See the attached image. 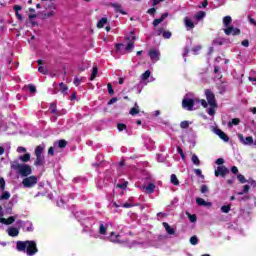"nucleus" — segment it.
<instances>
[{"label": "nucleus", "instance_id": "nucleus-1", "mask_svg": "<svg viewBox=\"0 0 256 256\" xmlns=\"http://www.w3.org/2000/svg\"><path fill=\"white\" fill-rule=\"evenodd\" d=\"M16 249L17 251L26 253V255L29 256H33L39 252V249H37V243L33 240L17 241Z\"/></svg>", "mask_w": 256, "mask_h": 256}, {"label": "nucleus", "instance_id": "nucleus-2", "mask_svg": "<svg viewBox=\"0 0 256 256\" xmlns=\"http://www.w3.org/2000/svg\"><path fill=\"white\" fill-rule=\"evenodd\" d=\"M11 169H13L14 171H18L19 175H21L22 177H29V175L33 173V169L29 164H19V162L17 161H14L11 164Z\"/></svg>", "mask_w": 256, "mask_h": 256}, {"label": "nucleus", "instance_id": "nucleus-3", "mask_svg": "<svg viewBox=\"0 0 256 256\" xmlns=\"http://www.w3.org/2000/svg\"><path fill=\"white\" fill-rule=\"evenodd\" d=\"M196 103H199V98H184L182 100V108L186 109V111H193V107H195Z\"/></svg>", "mask_w": 256, "mask_h": 256}, {"label": "nucleus", "instance_id": "nucleus-4", "mask_svg": "<svg viewBox=\"0 0 256 256\" xmlns=\"http://www.w3.org/2000/svg\"><path fill=\"white\" fill-rule=\"evenodd\" d=\"M38 181L39 179L37 178V176H26V178L22 180V185L27 189H31L32 187H35Z\"/></svg>", "mask_w": 256, "mask_h": 256}, {"label": "nucleus", "instance_id": "nucleus-5", "mask_svg": "<svg viewBox=\"0 0 256 256\" xmlns=\"http://www.w3.org/2000/svg\"><path fill=\"white\" fill-rule=\"evenodd\" d=\"M205 97L208 101V105L210 107H217V100L215 99V93L211 91V89H206L205 90Z\"/></svg>", "mask_w": 256, "mask_h": 256}, {"label": "nucleus", "instance_id": "nucleus-6", "mask_svg": "<svg viewBox=\"0 0 256 256\" xmlns=\"http://www.w3.org/2000/svg\"><path fill=\"white\" fill-rule=\"evenodd\" d=\"M230 171L229 169L225 166H218L217 169L214 172L215 177H225L226 175H229Z\"/></svg>", "mask_w": 256, "mask_h": 256}, {"label": "nucleus", "instance_id": "nucleus-7", "mask_svg": "<svg viewBox=\"0 0 256 256\" xmlns=\"http://www.w3.org/2000/svg\"><path fill=\"white\" fill-rule=\"evenodd\" d=\"M225 35H241V30L239 28H234L233 26H228L224 29Z\"/></svg>", "mask_w": 256, "mask_h": 256}, {"label": "nucleus", "instance_id": "nucleus-8", "mask_svg": "<svg viewBox=\"0 0 256 256\" xmlns=\"http://www.w3.org/2000/svg\"><path fill=\"white\" fill-rule=\"evenodd\" d=\"M110 7H113L115 13H121V15H127V12L123 10V6L119 3H110Z\"/></svg>", "mask_w": 256, "mask_h": 256}, {"label": "nucleus", "instance_id": "nucleus-9", "mask_svg": "<svg viewBox=\"0 0 256 256\" xmlns=\"http://www.w3.org/2000/svg\"><path fill=\"white\" fill-rule=\"evenodd\" d=\"M148 55H149L151 61H154V62L159 61V51H157L155 49H151L148 51Z\"/></svg>", "mask_w": 256, "mask_h": 256}, {"label": "nucleus", "instance_id": "nucleus-10", "mask_svg": "<svg viewBox=\"0 0 256 256\" xmlns=\"http://www.w3.org/2000/svg\"><path fill=\"white\" fill-rule=\"evenodd\" d=\"M238 137L244 145H253V137L252 136H248V137L244 138L243 134H239Z\"/></svg>", "mask_w": 256, "mask_h": 256}, {"label": "nucleus", "instance_id": "nucleus-11", "mask_svg": "<svg viewBox=\"0 0 256 256\" xmlns=\"http://www.w3.org/2000/svg\"><path fill=\"white\" fill-rule=\"evenodd\" d=\"M216 135L222 139V141H225L226 143L229 141V136L225 132H223L221 129L215 130Z\"/></svg>", "mask_w": 256, "mask_h": 256}, {"label": "nucleus", "instance_id": "nucleus-12", "mask_svg": "<svg viewBox=\"0 0 256 256\" xmlns=\"http://www.w3.org/2000/svg\"><path fill=\"white\" fill-rule=\"evenodd\" d=\"M196 203L200 207H211L213 203L205 201L203 198H196Z\"/></svg>", "mask_w": 256, "mask_h": 256}, {"label": "nucleus", "instance_id": "nucleus-13", "mask_svg": "<svg viewBox=\"0 0 256 256\" xmlns=\"http://www.w3.org/2000/svg\"><path fill=\"white\" fill-rule=\"evenodd\" d=\"M34 165L35 167H43V165H45V156H36Z\"/></svg>", "mask_w": 256, "mask_h": 256}, {"label": "nucleus", "instance_id": "nucleus-14", "mask_svg": "<svg viewBox=\"0 0 256 256\" xmlns=\"http://www.w3.org/2000/svg\"><path fill=\"white\" fill-rule=\"evenodd\" d=\"M184 25L188 31L189 29H195V24L193 23V21H191V19H189V17L184 18Z\"/></svg>", "mask_w": 256, "mask_h": 256}, {"label": "nucleus", "instance_id": "nucleus-15", "mask_svg": "<svg viewBox=\"0 0 256 256\" xmlns=\"http://www.w3.org/2000/svg\"><path fill=\"white\" fill-rule=\"evenodd\" d=\"M0 223H4V225H13V223H15V217L10 216L7 219L0 218Z\"/></svg>", "mask_w": 256, "mask_h": 256}, {"label": "nucleus", "instance_id": "nucleus-16", "mask_svg": "<svg viewBox=\"0 0 256 256\" xmlns=\"http://www.w3.org/2000/svg\"><path fill=\"white\" fill-rule=\"evenodd\" d=\"M162 225H163L164 229L166 230V232L168 233V235H175V229L171 228L169 223L163 222Z\"/></svg>", "mask_w": 256, "mask_h": 256}, {"label": "nucleus", "instance_id": "nucleus-17", "mask_svg": "<svg viewBox=\"0 0 256 256\" xmlns=\"http://www.w3.org/2000/svg\"><path fill=\"white\" fill-rule=\"evenodd\" d=\"M143 189H146V193L151 195L152 193H155V184L149 183L147 186H143Z\"/></svg>", "mask_w": 256, "mask_h": 256}, {"label": "nucleus", "instance_id": "nucleus-18", "mask_svg": "<svg viewBox=\"0 0 256 256\" xmlns=\"http://www.w3.org/2000/svg\"><path fill=\"white\" fill-rule=\"evenodd\" d=\"M8 235L10 237H17L19 235V229H17L16 227L8 228Z\"/></svg>", "mask_w": 256, "mask_h": 256}, {"label": "nucleus", "instance_id": "nucleus-19", "mask_svg": "<svg viewBox=\"0 0 256 256\" xmlns=\"http://www.w3.org/2000/svg\"><path fill=\"white\" fill-rule=\"evenodd\" d=\"M50 112L52 113V115H57V117L61 115V113L57 111V103L55 102L50 104Z\"/></svg>", "mask_w": 256, "mask_h": 256}, {"label": "nucleus", "instance_id": "nucleus-20", "mask_svg": "<svg viewBox=\"0 0 256 256\" xmlns=\"http://www.w3.org/2000/svg\"><path fill=\"white\" fill-rule=\"evenodd\" d=\"M99 74V68L97 66H93L92 68V74L90 76V81H95V78Z\"/></svg>", "mask_w": 256, "mask_h": 256}, {"label": "nucleus", "instance_id": "nucleus-21", "mask_svg": "<svg viewBox=\"0 0 256 256\" xmlns=\"http://www.w3.org/2000/svg\"><path fill=\"white\" fill-rule=\"evenodd\" d=\"M19 160L22 161V163H29V161H31V154L26 153L22 156H19Z\"/></svg>", "mask_w": 256, "mask_h": 256}, {"label": "nucleus", "instance_id": "nucleus-22", "mask_svg": "<svg viewBox=\"0 0 256 256\" xmlns=\"http://www.w3.org/2000/svg\"><path fill=\"white\" fill-rule=\"evenodd\" d=\"M119 237H121V236L115 234V232H112L111 235H110V241L112 243H121V241L119 240Z\"/></svg>", "mask_w": 256, "mask_h": 256}, {"label": "nucleus", "instance_id": "nucleus-23", "mask_svg": "<svg viewBox=\"0 0 256 256\" xmlns=\"http://www.w3.org/2000/svg\"><path fill=\"white\" fill-rule=\"evenodd\" d=\"M43 151H45V147L39 145L36 147L34 154L35 156H43Z\"/></svg>", "mask_w": 256, "mask_h": 256}, {"label": "nucleus", "instance_id": "nucleus-24", "mask_svg": "<svg viewBox=\"0 0 256 256\" xmlns=\"http://www.w3.org/2000/svg\"><path fill=\"white\" fill-rule=\"evenodd\" d=\"M59 87H60L61 93L64 94V95H67V91H69V87L67 86V84L61 82L59 84Z\"/></svg>", "mask_w": 256, "mask_h": 256}, {"label": "nucleus", "instance_id": "nucleus-25", "mask_svg": "<svg viewBox=\"0 0 256 256\" xmlns=\"http://www.w3.org/2000/svg\"><path fill=\"white\" fill-rule=\"evenodd\" d=\"M191 161L194 165H196V167H199V165H201V160H199L197 154L192 155Z\"/></svg>", "mask_w": 256, "mask_h": 256}, {"label": "nucleus", "instance_id": "nucleus-26", "mask_svg": "<svg viewBox=\"0 0 256 256\" xmlns=\"http://www.w3.org/2000/svg\"><path fill=\"white\" fill-rule=\"evenodd\" d=\"M11 198V193L9 191H4L0 196V201H7Z\"/></svg>", "mask_w": 256, "mask_h": 256}, {"label": "nucleus", "instance_id": "nucleus-27", "mask_svg": "<svg viewBox=\"0 0 256 256\" xmlns=\"http://www.w3.org/2000/svg\"><path fill=\"white\" fill-rule=\"evenodd\" d=\"M139 105H137V103H135V107L130 109V115H132L133 117H135V115H139Z\"/></svg>", "mask_w": 256, "mask_h": 256}, {"label": "nucleus", "instance_id": "nucleus-28", "mask_svg": "<svg viewBox=\"0 0 256 256\" xmlns=\"http://www.w3.org/2000/svg\"><path fill=\"white\" fill-rule=\"evenodd\" d=\"M107 23V18H101L98 23H97V27L98 29H103V27H105V24Z\"/></svg>", "mask_w": 256, "mask_h": 256}, {"label": "nucleus", "instance_id": "nucleus-29", "mask_svg": "<svg viewBox=\"0 0 256 256\" xmlns=\"http://www.w3.org/2000/svg\"><path fill=\"white\" fill-rule=\"evenodd\" d=\"M232 22H233V19L231 18V16H225L223 18V23L226 27H229V25H231Z\"/></svg>", "mask_w": 256, "mask_h": 256}, {"label": "nucleus", "instance_id": "nucleus-30", "mask_svg": "<svg viewBox=\"0 0 256 256\" xmlns=\"http://www.w3.org/2000/svg\"><path fill=\"white\" fill-rule=\"evenodd\" d=\"M135 47V42L134 41H129L125 51H128L129 53H131L133 51V48Z\"/></svg>", "mask_w": 256, "mask_h": 256}, {"label": "nucleus", "instance_id": "nucleus-31", "mask_svg": "<svg viewBox=\"0 0 256 256\" xmlns=\"http://www.w3.org/2000/svg\"><path fill=\"white\" fill-rule=\"evenodd\" d=\"M170 181L172 183V185H179V179L177 178V175L175 174H172L171 177H170Z\"/></svg>", "mask_w": 256, "mask_h": 256}, {"label": "nucleus", "instance_id": "nucleus-32", "mask_svg": "<svg viewBox=\"0 0 256 256\" xmlns=\"http://www.w3.org/2000/svg\"><path fill=\"white\" fill-rule=\"evenodd\" d=\"M241 123V120L239 118L232 119L231 122L228 123V127H233V125H239Z\"/></svg>", "mask_w": 256, "mask_h": 256}, {"label": "nucleus", "instance_id": "nucleus-33", "mask_svg": "<svg viewBox=\"0 0 256 256\" xmlns=\"http://www.w3.org/2000/svg\"><path fill=\"white\" fill-rule=\"evenodd\" d=\"M57 143L60 149H65V147H67V140L65 139L59 140Z\"/></svg>", "mask_w": 256, "mask_h": 256}, {"label": "nucleus", "instance_id": "nucleus-34", "mask_svg": "<svg viewBox=\"0 0 256 256\" xmlns=\"http://www.w3.org/2000/svg\"><path fill=\"white\" fill-rule=\"evenodd\" d=\"M151 77V71L150 70H146L143 74H142V80L143 81H147V79H149Z\"/></svg>", "mask_w": 256, "mask_h": 256}, {"label": "nucleus", "instance_id": "nucleus-35", "mask_svg": "<svg viewBox=\"0 0 256 256\" xmlns=\"http://www.w3.org/2000/svg\"><path fill=\"white\" fill-rule=\"evenodd\" d=\"M206 13L204 11H199L196 15H195V19H197L198 21H201V19H203L205 17Z\"/></svg>", "mask_w": 256, "mask_h": 256}, {"label": "nucleus", "instance_id": "nucleus-36", "mask_svg": "<svg viewBox=\"0 0 256 256\" xmlns=\"http://www.w3.org/2000/svg\"><path fill=\"white\" fill-rule=\"evenodd\" d=\"M137 39V36H135V32L131 31L130 36L126 37V41H133L135 43V40Z\"/></svg>", "mask_w": 256, "mask_h": 256}, {"label": "nucleus", "instance_id": "nucleus-37", "mask_svg": "<svg viewBox=\"0 0 256 256\" xmlns=\"http://www.w3.org/2000/svg\"><path fill=\"white\" fill-rule=\"evenodd\" d=\"M99 233L100 235H107V227L104 224H100Z\"/></svg>", "mask_w": 256, "mask_h": 256}, {"label": "nucleus", "instance_id": "nucleus-38", "mask_svg": "<svg viewBox=\"0 0 256 256\" xmlns=\"http://www.w3.org/2000/svg\"><path fill=\"white\" fill-rule=\"evenodd\" d=\"M189 125H190V123H189V121H187V120H184V121H182V122L180 123L181 129H189Z\"/></svg>", "mask_w": 256, "mask_h": 256}, {"label": "nucleus", "instance_id": "nucleus-39", "mask_svg": "<svg viewBox=\"0 0 256 256\" xmlns=\"http://www.w3.org/2000/svg\"><path fill=\"white\" fill-rule=\"evenodd\" d=\"M38 71H39V73H42V75H47V73H49V70H47V68H45V66H39Z\"/></svg>", "mask_w": 256, "mask_h": 256}, {"label": "nucleus", "instance_id": "nucleus-40", "mask_svg": "<svg viewBox=\"0 0 256 256\" xmlns=\"http://www.w3.org/2000/svg\"><path fill=\"white\" fill-rule=\"evenodd\" d=\"M222 213H229L231 211V205H224L221 207Z\"/></svg>", "mask_w": 256, "mask_h": 256}, {"label": "nucleus", "instance_id": "nucleus-41", "mask_svg": "<svg viewBox=\"0 0 256 256\" xmlns=\"http://www.w3.org/2000/svg\"><path fill=\"white\" fill-rule=\"evenodd\" d=\"M213 43H214V45L221 46L225 43V40H223L222 38H217V39L213 40Z\"/></svg>", "mask_w": 256, "mask_h": 256}, {"label": "nucleus", "instance_id": "nucleus-42", "mask_svg": "<svg viewBox=\"0 0 256 256\" xmlns=\"http://www.w3.org/2000/svg\"><path fill=\"white\" fill-rule=\"evenodd\" d=\"M190 243L191 245H197L199 243V238H197V236H192L190 238Z\"/></svg>", "mask_w": 256, "mask_h": 256}, {"label": "nucleus", "instance_id": "nucleus-43", "mask_svg": "<svg viewBox=\"0 0 256 256\" xmlns=\"http://www.w3.org/2000/svg\"><path fill=\"white\" fill-rule=\"evenodd\" d=\"M107 89H108L109 95H115V90H113V85H111V83L107 84Z\"/></svg>", "mask_w": 256, "mask_h": 256}, {"label": "nucleus", "instance_id": "nucleus-44", "mask_svg": "<svg viewBox=\"0 0 256 256\" xmlns=\"http://www.w3.org/2000/svg\"><path fill=\"white\" fill-rule=\"evenodd\" d=\"M171 31H166L164 30V32L162 33V36L164 37V39H171Z\"/></svg>", "mask_w": 256, "mask_h": 256}, {"label": "nucleus", "instance_id": "nucleus-45", "mask_svg": "<svg viewBox=\"0 0 256 256\" xmlns=\"http://www.w3.org/2000/svg\"><path fill=\"white\" fill-rule=\"evenodd\" d=\"M125 47V44L123 43H118L115 45L116 53H121V48Z\"/></svg>", "mask_w": 256, "mask_h": 256}, {"label": "nucleus", "instance_id": "nucleus-46", "mask_svg": "<svg viewBox=\"0 0 256 256\" xmlns=\"http://www.w3.org/2000/svg\"><path fill=\"white\" fill-rule=\"evenodd\" d=\"M117 129H118V131H125V129H127V125H125L123 123H118Z\"/></svg>", "mask_w": 256, "mask_h": 256}, {"label": "nucleus", "instance_id": "nucleus-47", "mask_svg": "<svg viewBox=\"0 0 256 256\" xmlns=\"http://www.w3.org/2000/svg\"><path fill=\"white\" fill-rule=\"evenodd\" d=\"M201 49H202L201 45L194 46L192 48V52H193L194 55H197V53H199V51H201Z\"/></svg>", "mask_w": 256, "mask_h": 256}, {"label": "nucleus", "instance_id": "nucleus-48", "mask_svg": "<svg viewBox=\"0 0 256 256\" xmlns=\"http://www.w3.org/2000/svg\"><path fill=\"white\" fill-rule=\"evenodd\" d=\"M177 151H178L181 159L185 160V153L183 152V149L181 148V146L177 147Z\"/></svg>", "mask_w": 256, "mask_h": 256}, {"label": "nucleus", "instance_id": "nucleus-49", "mask_svg": "<svg viewBox=\"0 0 256 256\" xmlns=\"http://www.w3.org/2000/svg\"><path fill=\"white\" fill-rule=\"evenodd\" d=\"M194 173H195V175H197L198 177H201L202 179H205V176H204L203 173L201 172V169H194Z\"/></svg>", "mask_w": 256, "mask_h": 256}, {"label": "nucleus", "instance_id": "nucleus-50", "mask_svg": "<svg viewBox=\"0 0 256 256\" xmlns=\"http://www.w3.org/2000/svg\"><path fill=\"white\" fill-rule=\"evenodd\" d=\"M199 103H201V105H202V107H204V109H207V107H209V102H207V100H205V99L199 100Z\"/></svg>", "mask_w": 256, "mask_h": 256}, {"label": "nucleus", "instance_id": "nucleus-51", "mask_svg": "<svg viewBox=\"0 0 256 256\" xmlns=\"http://www.w3.org/2000/svg\"><path fill=\"white\" fill-rule=\"evenodd\" d=\"M0 191H5V178H0Z\"/></svg>", "mask_w": 256, "mask_h": 256}, {"label": "nucleus", "instance_id": "nucleus-52", "mask_svg": "<svg viewBox=\"0 0 256 256\" xmlns=\"http://www.w3.org/2000/svg\"><path fill=\"white\" fill-rule=\"evenodd\" d=\"M215 108H217V106H210L208 110V115H211V117H213V115H215Z\"/></svg>", "mask_w": 256, "mask_h": 256}, {"label": "nucleus", "instance_id": "nucleus-53", "mask_svg": "<svg viewBox=\"0 0 256 256\" xmlns=\"http://www.w3.org/2000/svg\"><path fill=\"white\" fill-rule=\"evenodd\" d=\"M28 89L30 93H37V87H35V85L29 84Z\"/></svg>", "mask_w": 256, "mask_h": 256}, {"label": "nucleus", "instance_id": "nucleus-54", "mask_svg": "<svg viewBox=\"0 0 256 256\" xmlns=\"http://www.w3.org/2000/svg\"><path fill=\"white\" fill-rule=\"evenodd\" d=\"M237 179H238V181H240V183H247V180L245 179V176L242 175V174H239L237 176Z\"/></svg>", "mask_w": 256, "mask_h": 256}, {"label": "nucleus", "instance_id": "nucleus-55", "mask_svg": "<svg viewBox=\"0 0 256 256\" xmlns=\"http://www.w3.org/2000/svg\"><path fill=\"white\" fill-rule=\"evenodd\" d=\"M188 219L191 223H195L197 221V215L193 214V215H189Z\"/></svg>", "mask_w": 256, "mask_h": 256}, {"label": "nucleus", "instance_id": "nucleus-56", "mask_svg": "<svg viewBox=\"0 0 256 256\" xmlns=\"http://www.w3.org/2000/svg\"><path fill=\"white\" fill-rule=\"evenodd\" d=\"M249 189H251L249 187V185H244L243 186V192H240L239 195H243L244 193H249Z\"/></svg>", "mask_w": 256, "mask_h": 256}, {"label": "nucleus", "instance_id": "nucleus-57", "mask_svg": "<svg viewBox=\"0 0 256 256\" xmlns=\"http://www.w3.org/2000/svg\"><path fill=\"white\" fill-rule=\"evenodd\" d=\"M160 23H163V20L161 18L155 19L152 23L153 27H157Z\"/></svg>", "mask_w": 256, "mask_h": 256}, {"label": "nucleus", "instance_id": "nucleus-58", "mask_svg": "<svg viewBox=\"0 0 256 256\" xmlns=\"http://www.w3.org/2000/svg\"><path fill=\"white\" fill-rule=\"evenodd\" d=\"M128 182H124L122 184H117L118 189H127Z\"/></svg>", "mask_w": 256, "mask_h": 256}, {"label": "nucleus", "instance_id": "nucleus-59", "mask_svg": "<svg viewBox=\"0 0 256 256\" xmlns=\"http://www.w3.org/2000/svg\"><path fill=\"white\" fill-rule=\"evenodd\" d=\"M17 152L18 153H27V148L23 147V146H19L17 148Z\"/></svg>", "mask_w": 256, "mask_h": 256}, {"label": "nucleus", "instance_id": "nucleus-60", "mask_svg": "<svg viewBox=\"0 0 256 256\" xmlns=\"http://www.w3.org/2000/svg\"><path fill=\"white\" fill-rule=\"evenodd\" d=\"M200 191L201 193H207L209 191V187H207V185H202Z\"/></svg>", "mask_w": 256, "mask_h": 256}, {"label": "nucleus", "instance_id": "nucleus-61", "mask_svg": "<svg viewBox=\"0 0 256 256\" xmlns=\"http://www.w3.org/2000/svg\"><path fill=\"white\" fill-rule=\"evenodd\" d=\"M157 12V9H155V7H153V8H150L148 11H147V13H148V15H155V13Z\"/></svg>", "mask_w": 256, "mask_h": 256}, {"label": "nucleus", "instance_id": "nucleus-62", "mask_svg": "<svg viewBox=\"0 0 256 256\" xmlns=\"http://www.w3.org/2000/svg\"><path fill=\"white\" fill-rule=\"evenodd\" d=\"M223 163H225V160L223 158H218L216 160V165H220V167L223 166Z\"/></svg>", "mask_w": 256, "mask_h": 256}, {"label": "nucleus", "instance_id": "nucleus-63", "mask_svg": "<svg viewBox=\"0 0 256 256\" xmlns=\"http://www.w3.org/2000/svg\"><path fill=\"white\" fill-rule=\"evenodd\" d=\"M164 31H165V29H163V28H158V29L156 30V35L159 37L160 35H163Z\"/></svg>", "mask_w": 256, "mask_h": 256}, {"label": "nucleus", "instance_id": "nucleus-64", "mask_svg": "<svg viewBox=\"0 0 256 256\" xmlns=\"http://www.w3.org/2000/svg\"><path fill=\"white\" fill-rule=\"evenodd\" d=\"M118 99L117 97H113L112 99L109 100L108 105H113V103H117Z\"/></svg>", "mask_w": 256, "mask_h": 256}]
</instances>
